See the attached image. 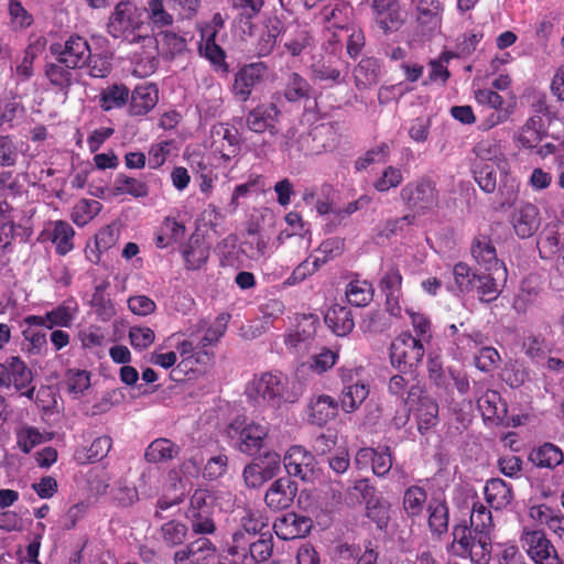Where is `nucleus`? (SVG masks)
Returning <instances> with one entry per match:
<instances>
[{
	"instance_id": "f257e3e1",
	"label": "nucleus",
	"mask_w": 564,
	"mask_h": 564,
	"mask_svg": "<svg viewBox=\"0 0 564 564\" xmlns=\"http://www.w3.org/2000/svg\"><path fill=\"white\" fill-rule=\"evenodd\" d=\"M399 196L409 215H413L414 219L433 214L441 203L437 185L429 176L408 182L400 189Z\"/></svg>"
},
{
	"instance_id": "f03ea898",
	"label": "nucleus",
	"mask_w": 564,
	"mask_h": 564,
	"mask_svg": "<svg viewBox=\"0 0 564 564\" xmlns=\"http://www.w3.org/2000/svg\"><path fill=\"white\" fill-rule=\"evenodd\" d=\"M143 28L142 14L130 1H120L115 7L107 23V31L110 36L130 44L152 41L148 34L141 33Z\"/></svg>"
},
{
	"instance_id": "7ed1b4c3",
	"label": "nucleus",
	"mask_w": 564,
	"mask_h": 564,
	"mask_svg": "<svg viewBox=\"0 0 564 564\" xmlns=\"http://www.w3.org/2000/svg\"><path fill=\"white\" fill-rule=\"evenodd\" d=\"M269 424L246 417H236L226 429L232 446L242 454L253 456L264 447L269 435Z\"/></svg>"
},
{
	"instance_id": "20e7f679",
	"label": "nucleus",
	"mask_w": 564,
	"mask_h": 564,
	"mask_svg": "<svg viewBox=\"0 0 564 564\" xmlns=\"http://www.w3.org/2000/svg\"><path fill=\"white\" fill-rule=\"evenodd\" d=\"M337 373L341 384L338 405L344 413L351 414L369 397L370 386L361 376V367H339Z\"/></svg>"
},
{
	"instance_id": "39448f33",
	"label": "nucleus",
	"mask_w": 564,
	"mask_h": 564,
	"mask_svg": "<svg viewBox=\"0 0 564 564\" xmlns=\"http://www.w3.org/2000/svg\"><path fill=\"white\" fill-rule=\"evenodd\" d=\"M215 497L207 489H196L191 498L189 505L185 511V518L195 535H212L217 531L214 519Z\"/></svg>"
},
{
	"instance_id": "423d86ee",
	"label": "nucleus",
	"mask_w": 564,
	"mask_h": 564,
	"mask_svg": "<svg viewBox=\"0 0 564 564\" xmlns=\"http://www.w3.org/2000/svg\"><path fill=\"white\" fill-rule=\"evenodd\" d=\"M288 378L282 372H263L254 376L247 386V395L256 402L280 406L282 402H294L285 395Z\"/></svg>"
},
{
	"instance_id": "0eeeda50",
	"label": "nucleus",
	"mask_w": 564,
	"mask_h": 564,
	"mask_svg": "<svg viewBox=\"0 0 564 564\" xmlns=\"http://www.w3.org/2000/svg\"><path fill=\"white\" fill-rule=\"evenodd\" d=\"M453 541L447 551L460 558H469L471 564H489L492 546L480 545L479 536L466 523H458L452 530Z\"/></svg>"
},
{
	"instance_id": "6e6552de",
	"label": "nucleus",
	"mask_w": 564,
	"mask_h": 564,
	"mask_svg": "<svg viewBox=\"0 0 564 564\" xmlns=\"http://www.w3.org/2000/svg\"><path fill=\"white\" fill-rule=\"evenodd\" d=\"M424 354L425 348L420 338L409 332L402 333L391 344V365L406 375L422 361Z\"/></svg>"
},
{
	"instance_id": "1a4fd4ad",
	"label": "nucleus",
	"mask_w": 564,
	"mask_h": 564,
	"mask_svg": "<svg viewBox=\"0 0 564 564\" xmlns=\"http://www.w3.org/2000/svg\"><path fill=\"white\" fill-rule=\"evenodd\" d=\"M336 122H323L302 133L296 143L305 155H317L334 149L337 144Z\"/></svg>"
},
{
	"instance_id": "9d476101",
	"label": "nucleus",
	"mask_w": 564,
	"mask_h": 564,
	"mask_svg": "<svg viewBox=\"0 0 564 564\" xmlns=\"http://www.w3.org/2000/svg\"><path fill=\"white\" fill-rule=\"evenodd\" d=\"M50 52L61 63H66L76 69L86 67L91 58L88 41L78 34L70 35L64 43H52Z\"/></svg>"
},
{
	"instance_id": "9b49d317",
	"label": "nucleus",
	"mask_w": 564,
	"mask_h": 564,
	"mask_svg": "<svg viewBox=\"0 0 564 564\" xmlns=\"http://www.w3.org/2000/svg\"><path fill=\"white\" fill-rule=\"evenodd\" d=\"M522 546L535 564H563L553 543L544 531L532 530L523 533Z\"/></svg>"
},
{
	"instance_id": "f8f14e48",
	"label": "nucleus",
	"mask_w": 564,
	"mask_h": 564,
	"mask_svg": "<svg viewBox=\"0 0 564 564\" xmlns=\"http://www.w3.org/2000/svg\"><path fill=\"white\" fill-rule=\"evenodd\" d=\"M210 147L215 154L229 162L239 155L241 142L237 128L229 123L218 122L210 129Z\"/></svg>"
},
{
	"instance_id": "ddd939ff",
	"label": "nucleus",
	"mask_w": 564,
	"mask_h": 564,
	"mask_svg": "<svg viewBox=\"0 0 564 564\" xmlns=\"http://www.w3.org/2000/svg\"><path fill=\"white\" fill-rule=\"evenodd\" d=\"M281 110L274 102H262L246 113L245 121L249 131L262 134H278Z\"/></svg>"
},
{
	"instance_id": "4468645a",
	"label": "nucleus",
	"mask_w": 564,
	"mask_h": 564,
	"mask_svg": "<svg viewBox=\"0 0 564 564\" xmlns=\"http://www.w3.org/2000/svg\"><path fill=\"white\" fill-rule=\"evenodd\" d=\"M268 72L263 62L250 63L242 66L236 74L232 84V94L240 102L249 100L253 88L259 85Z\"/></svg>"
},
{
	"instance_id": "2eb2a0df",
	"label": "nucleus",
	"mask_w": 564,
	"mask_h": 564,
	"mask_svg": "<svg viewBox=\"0 0 564 564\" xmlns=\"http://www.w3.org/2000/svg\"><path fill=\"white\" fill-rule=\"evenodd\" d=\"M405 403H417L415 415L417 420V429L421 433L435 426L438 422V404L437 402L424 393L423 386L411 387Z\"/></svg>"
},
{
	"instance_id": "dca6fc26",
	"label": "nucleus",
	"mask_w": 564,
	"mask_h": 564,
	"mask_svg": "<svg viewBox=\"0 0 564 564\" xmlns=\"http://www.w3.org/2000/svg\"><path fill=\"white\" fill-rule=\"evenodd\" d=\"M217 553V546L207 535H199L194 541L177 550L173 555L174 564H209Z\"/></svg>"
},
{
	"instance_id": "f3484780",
	"label": "nucleus",
	"mask_w": 564,
	"mask_h": 564,
	"mask_svg": "<svg viewBox=\"0 0 564 564\" xmlns=\"http://www.w3.org/2000/svg\"><path fill=\"white\" fill-rule=\"evenodd\" d=\"M283 464L290 476L303 481H313L315 477V457L303 446H291L284 455Z\"/></svg>"
},
{
	"instance_id": "a211bd4d",
	"label": "nucleus",
	"mask_w": 564,
	"mask_h": 564,
	"mask_svg": "<svg viewBox=\"0 0 564 564\" xmlns=\"http://www.w3.org/2000/svg\"><path fill=\"white\" fill-rule=\"evenodd\" d=\"M371 10L377 26L384 34L397 32L404 23L399 0H372Z\"/></svg>"
},
{
	"instance_id": "6ab92c4d",
	"label": "nucleus",
	"mask_w": 564,
	"mask_h": 564,
	"mask_svg": "<svg viewBox=\"0 0 564 564\" xmlns=\"http://www.w3.org/2000/svg\"><path fill=\"white\" fill-rule=\"evenodd\" d=\"M312 528V519L296 512H286L276 518L273 523L276 536L284 541L305 538Z\"/></svg>"
},
{
	"instance_id": "aec40b11",
	"label": "nucleus",
	"mask_w": 564,
	"mask_h": 564,
	"mask_svg": "<svg viewBox=\"0 0 564 564\" xmlns=\"http://www.w3.org/2000/svg\"><path fill=\"white\" fill-rule=\"evenodd\" d=\"M33 382V372L25 362L17 356L9 357L0 364V386L22 391Z\"/></svg>"
},
{
	"instance_id": "412c9836",
	"label": "nucleus",
	"mask_w": 564,
	"mask_h": 564,
	"mask_svg": "<svg viewBox=\"0 0 564 564\" xmlns=\"http://www.w3.org/2000/svg\"><path fill=\"white\" fill-rule=\"evenodd\" d=\"M297 492V484L290 477L275 479L267 489L264 502L273 511L288 509L294 501Z\"/></svg>"
},
{
	"instance_id": "4be33fe9",
	"label": "nucleus",
	"mask_w": 564,
	"mask_h": 564,
	"mask_svg": "<svg viewBox=\"0 0 564 564\" xmlns=\"http://www.w3.org/2000/svg\"><path fill=\"white\" fill-rule=\"evenodd\" d=\"M511 224L520 239L532 237L541 225L539 208L532 203L521 204L511 214Z\"/></svg>"
},
{
	"instance_id": "5701e85b",
	"label": "nucleus",
	"mask_w": 564,
	"mask_h": 564,
	"mask_svg": "<svg viewBox=\"0 0 564 564\" xmlns=\"http://www.w3.org/2000/svg\"><path fill=\"white\" fill-rule=\"evenodd\" d=\"M338 401L328 394L313 395L307 404V422L316 426H325L338 414Z\"/></svg>"
},
{
	"instance_id": "b1692460",
	"label": "nucleus",
	"mask_w": 564,
	"mask_h": 564,
	"mask_svg": "<svg viewBox=\"0 0 564 564\" xmlns=\"http://www.w3.org/2000/svg\"><path fill=\"white\" fill-rule=\"evenodd\" d=\"M129 115L142 117L148 115L159 101V89L155 84L137 85L129 96Z\"/></svg>"
},
{
	"instance_id": "393cba45",
	"label": "nucleus",
	"mask_w": 564,
	"mask_h": 564,
	"mask_svg": "<svg viewBox=\"0 0 564 564\" xmlns=\"http://www.w3.org/2000/svg\"><path fill=\"white\" fill-rule=\"evenodd\" d=\"M76 68L61 63L58 58L54 62H48L44 66V75L55 93L67 95L70 87L75 83Z\"/></svg>"
},
{
	"instance_id": "a878e982",
	"label": "nucleus",
	"mask_w": 564,
	"mask_h": 564,
	"mask_svg": "<svg viewBox=\"0 0 564 564\" xmlns=\"http://www.w3.org/2000/svg\"><path fill=\"white\" fill-rule=\"evenodd\" d=\"M282 29L283 24L278 18L269 19L256 36L252 44L253 54L258 57L269 56L276 45Z\"/></svg>"
},
{
	"instance_id": "bb28decb",
	"label": "nucleus",
	"mask_w": 564,
	"mask_h": 564,
	"mask_svg": "<svg viewBox=\"0 0 564 564\" xmlns=\"http://www.w3.org/2000/svg\"><path fill=\"white\" fill-rule=\"evenodd\" d=\"M470 528L474 533L479 536V546H492L491 531L494 529L492 514L484 503L477 501L473 505L470 519Z\"/></svg>"
},
{
	"instance_id": "cd10ccee",
	"label": "nucleus",
	"mask_w": 564,
	"mask_h": 564,
	"mask_svg": "<svg viewBox=\"0 0 564 564\" xmlns=\"http://www.w3.org/2000/svg\"><path fill=\"white\" fill-rule=\"evenodd\" d=\"M324 322L337 336H346L351 333L355 327L351 310L341 304L332 305L324 316Z\"/></svg>"
},
{
	"instance_id": "c85d7f7f",
	"label": "nucleus",
	"mask_w": 564,
	"mask_h": 564,
	"mask_svg": "<svg viewBox=\"0 0 564 564\" xmlns=\"http://www.w3.org/2000/svg\"><path fill=\"white\" fill-rule=\"evenodd\" d=\"M210 254L209 245L199 236H192L182 249L184 265L187 270L203 268Z\"/></svg>"
},
{
	"instance_id": "c756f323",
	"label": "nucleus",
	"mask_w": 564,
	"mask_h": 564,
	"mask_svg": "<svg viewBox=\"0 0 564 564\" xmlns=\"http://www.w3.org/2000/svg\"><path fill=\"white\" fill-rule=\"evenodd\" d=\"M427 525L433 538L441 536L448 531L449 508L445 500L432 499L427 503Z\"/></svg>"
},
{
	"instance_id": "7c9ffc66",
	"label": "nucleus",
	"mask_w": 564,
	"mask_h": 564,
	"mask_svg": "<svg viewBox=\"0 0 564 564\" xmlns=\"http://www.w3.org/2000/svg\"><path fill=\"white\" fill-rule=\"evenodd\" d=\"M486 502L495 510L506 508L513 499L512 487L500 478L489 479L484 488Z\"/></svg>"
},
{
	"instance_id": "2f4dec72",
	"label": "nucleus",
	"mask_w": 564,
	"mask_h": 564,
	"mask_svg": "<svg viewBox=\"0 0 564 564\" xmlns=\"http://www.w3.org/2000/svg\"><path fill=\"white\" fill-rule=\"evenodd\" d=\"M470 251L475 261L486 270H492L500 265L496 248L490 237L486 235H478L474 238Z\"/></svg>"
},
{
	"instance_id": "473e14b6",
	"label": "nucleus",
	"mask_w": 564,
	"mask_h": 564,
	"mask_svg": "<svg viewBox=\"0 0 564 564\" xmlns=\"http://www.w3.org/2000/svg\"><path fill=\"white\" fill-rule=\"evenodd\" d=\"M180 453L181 447L176 443L169 438L160 437L148 445L144 458L151 464L167 463L176 458Z\"/></svg>"
},
{
	"instance_id": "72a5a7b5",
	"label": "nucleus",
	"mask_w": 564,
	"mask_h": 564,
	"mask_svg": "<svg viewBox=\"0 0 564 564\" xmlns=\"http://www.w3.org/2000/svg\"><path fill=\"white\" fill-rule=\"evenodd\" d=\"M115 195H129L133 198H145L150 194V187L145 178L133 177L124 173H118L113 181Z\"/></svg>"
},
{
	"instance_id": "f704fd0d",
	"label": "nucleus",
	"mask_w": 564,
	"mask_h": 564,
	"mask_svg": "<svg viewBox=\"0 0 564 564\" xmlns=\"http://www.w3.org/2000/svg\"><path fill=\"white\" fill-rule=\"evenodd\" d=\"M381 67L375 57H364L354 69L355 85L358 89L375 86L380 80Z\"/></svg>"
},
{
	"instance_id": "c9c22d12",
	"label": "nucleus",
	"mask_w": 564,
	"mask_h": 564,
	"mask_svg": "<svg viewBox=\"0 0 564 564\" xmlns=\"http://www.w3.org/2000/svg\"><path fill=\"white\" fill-rule=\"evenodd\" d=\"M427 505L426 490L417 485L408 487L403 492L402 506L404 513L411 520H415L423 514Z\"/></svg>"
},
{
	"instance_id": "e433bc0d",
	"label": "nucleus",
	"mask_w": 564,
	"mask_h": 564,
	"mask_svg": "<svg viewBox=\"0 0 564 564\" xmlns=\"http://www.w3.org/2000/svg\"><path fill=\"white\" fill-rule=\"evenodd\" d=\"M187 534V524L175 519L164 522L158 530V539L169 549L183 545Z\"/></svg>"
},
{
	"instance_id": "4c0bfd02",
	"label": "nucleus",
	"mask_w": 564,
	"mask_h": 564,
	"mask_svg": "<svg viewBox=\"0 0 564 564\" xmlns=\"http://www.w3.org/2000/svg\"><path fill=\"white\" fill-rule=\"evenodd\" d=\"M130 89L124 84H112L99 94L98 104L104 111L120 109L129 101Z\"/></svg>"
},
{
	"instance_id": "58836bf2",
	"label": "nucleus",
	"mask_w": 564,
	"mask_h": 564,
	"mask_svg": "<svg viewBox=\"0 0 564 564\" xmlns=\"http://www.w3.org/2000/svg\"><path fill=\"white\" fill-rule=\"evenodd\" d=\"M546 135L544 122L541 116H531L520 129L517 141L525 149H533L539 145Z\"/></svg>"
},
{
	"instance_id": "ea45409f",
	"label": "nucleus",
	"mask_w": 564,
	"mask_h": 564,
	"mask_svg": "<svg viewBox=\"0 0 564 564\" xmlns=\"http://www.w3.org/2000/svg\"><path fill=\"white\" fill-rule=\"evenodd\" d=\"M390 512L391 503L382 495L365 506V517L373 522L379 531H387L391 520Z\"/></svg>"
},
{
	"instance_id": "a19ab883",
	"label": "nucleus",
	"mask_w": 564,
	"mask_h": 564,
	"mask_svg": "<svg viewBox=\"0 0 564 564\" xmlns=\"http://www.w3.org/2000/svg\"><path fill=\"white\" fill-rule=\"evenodd\" d=\"M112 446L110 436L104 435L95 438L89 447H84L75 452V459L79 464H91L105 458Z\"/></svg>"
},
{
	"instance_id": "79ce46f5",
	"label": "nucleus",
	"mask_w": 564,
	"mask_h": 564,
	"mask_svg": "<svg viewBox=\"0 0 564 564\" xmlns=\"http://www.w3.org/2000/svg\"><path fill=\"white\" fill-rule=\"evenodd\" d=\"M319 326V318L314 314H304L296 318V325L292 334L289 335L285 343L296 346L300 341H308L313 339Z\"/></svg>"
},
{
	"instance_id": "37998d69",
	"label": "nucleus",
	"mask_w": 564,
	"mask_h": 564,
	"mask_svg": "<svg viewBox=\"0 0 564 564\" xmlns=\"http://www.w3.org/2000/svg\"><path fill=\"white\" fill-rule=\"evenodd\" d=\"M473 175L475 182L485 193H494L497 188L496 163L494 161L474 160Z\"/></svg>"
},
{
	"instance_id": "c03bdc74",
	"label": "nucleus",
	"mask_w": 564,
	"mask_h": 564,
	"mask_svg": "<svg viewBox=\"0 0 564 564\" xmlns=\"http://www.w3.org/2000/svg\"><path fill=\"white\" fill-rule=\"evenodd\" d=\"M478 408L487 420L501 422L507 414V404L502 402L500 394L495 390H487L478 399Z\"/></svg>"
},
{
	"instance_id": "a18cd8bd",
	"label": "nucleus",
	"mask_w": 564,
	"mask_h": 564,
	"mask_svg": "<svg viewBox=\"0 0 564 564\" xmlns=\"http://www.w3.org/2000/svg\"><path fill=\"white\" fill-rule=\"evenodd\" d=\"M254 538L240 528L231 535V543L227 547V554L231 557L230 564H248V552Z\"/></svg>"
},
{
	"instance_id": "49530a36",
	"label": "nucleus",
	"mask_w": 564,
	"mask_h": 564,
	"mask_svg": "<svg viewBox=\"0 0 564 564\" xmlns=\"http://www.w3.org/2000/svg\"><path fill=\"white\" fill-rule=\"evenodd\" d=\"M313 88L308 80L299 73H291L288 76L283 96L289 102L310 100Z\"/></svg>"
},
{
	"instance_id": "de8ad7c7",
	"label": "nucleus",
	"mask_w": 564,
	"mask_h": 564,
	"mask_svg": "<svg viewBox=\"0 0 564 564\" xmlns=\"http://www.w3.org/2000/svg\"><path fill=\"white\" fill-rule=\"evenodd\" d=\"M375 290L367 280H351L345 291L348 303L356 307L367 306L373 299Z\"/></svg>"
},
{
	"instance_id": "09e8293b",
	"label": "nucleus",
	"mask_w": 564,
	"mask_h": 564,
	"mask_svg": "<svg viewBox=\"0 0 564 564\" xmlns=\"http://www.w3.org/2000/svg\"><path fill=\"white\" fill-rule=\"evenodd\" d=\"M75 236V230L65 220H56L53 224V229L51 231V241L55 245L56 253L59 256H65L70 252L74 248L73 239Z\"/></svg>"
},
{
	"instance_id": "8fccbe9b",
	"label": "nucleus",
	"mask_w": 564,
	"mask_h": 564,
	"mask_svg": "<svg viewBox=\"0 0 564 564\" xmlns=\"http://www.w3.org/2000/svg\"><path fill=\"white\" fill-rule=\"evenodd\" d=\"M338 552L345 560H355L356 564H378L379 553L372 541L365 543L362 552L359 546L347 543L339 545Z\"/></svg>"
},
{
	"instance_id": "3c124183",
	"label": "nucleus",
	"mask_w": 564,
	"mask_h": 564,
	"mask_svg": "<svg viewBox=\"0 0 564 564\" xmlns=\"http://www.w3.org/2000/svg\"><path fill=\"white\" fill-rule=\"evenodd\" d=\"M530 460L538 467L553 469L564 460L560 447L545 443L530 454Z\"/></svg>"
},
{
	"instance_id": "603ef678",
	"label": "nucleus",
	"mask_w": 564,
	"mask_h": 564,
	"mask_svg": "<svg viewBox=\"0 0 564 564\" xmlns=\"http://www.w3.org/2000/svg\"><path fill=\"white\" fill-rule=\"evenodd\" d=\"M562 226L550 225L541 234L538 240V248L541 258L549 259L561 251L562 249V235L560 228Z\"/></svg>"
},
{
	"instance_id": "864d4df0",
	"label": "nucleus",
	"mask_w": 564,
	"mask_h": 564,
	"mask_svg": "<svg viewBox=\"0 0 564 564\" xmlns=\"http://www.w3.org/2000/svg\"><path fill=\"white\" fill-rule=\"evenodd\" d=\"M217 30L203 29L202 30V43L199 44L200 53L210 61L214 65L225 64L226 53L216 43Z\"/></svg>"
},
{
	"instance_id": "5fc2aeb1",
	"label": "nucleus",
	"mask_w": 564,
	"mask_h": 564,
	"mask_svg": "<svg viewBox=\"0 0 564 564\" xmlns=\"http://www.w3.org/2000/svg\"><path fill=\"white\" fill-rule=\"evenodd\" d=\"M145 12L152 30H162L174 23V18L166 10L163 0H149Z\"/></svg>"
},
{
	"instance_id": "6e6d98bb",
	"label": "nucleus",
	"mask_w": 564,
	"mask_h": 564,
	"mask_svg": "<svg viewBox=\"0 0 564 564\" xmlns=\"http://www.w3.org/2000/svg\"><path fill=\"white\" fill-rule=\"evenodd\" d=\"M240 529L252 535L254 539L257 535L269 534L268 530V518L261 510L248 509L245 516L240 520Z\"/></svg>"
},
{
	"instance_id": "4d7b16f0",
	"label": "nucleus",
	"mask_w": 564,
	"mask_h": 564,
	"mask_svg": "<svg viewBox=\"0 0 564 564\" xmlns=\"http://www.w3.org/2000/svg\"><path fill=\"white\" fill-rule=\"evenodd\" d=\"M77 305L73 302H63L52 311L46 312L47 328L69 327L75 319Z\"/></svg>"
},
{
	"instance_id": "13d9d810",
	"label": "nucleus",
	"mask_w": 564,
	"mask_h": 564,
	"mask_svg": "<svg viewBox=\"0 0 564 564\" xmlns=\"http://www.w3.org/2000/svg\"><path fill=\"white\" fill-rule=\"evenodd\" d=\"M102 205L96 199L83 198L76 203L72 210V220L78 226L84 227L91 221L101 210Z\"/></svg>"
},
{
	"instance_id": "bf43d9fd",
	"label": "nucleus",
	"mask_w": 564,
	"mask_h": 564,
	"mask_svg": "<svg viewBox=\"0 0 564 564\" xmlns=\"http://www.w3.org/2000/svg\"><path fill=\"white\" fill-rule=\"evenodd\" d=\"M90 372L84 369H67L65 372V384L67 391L74 397L85 393L90 387Z\"/></svg>"
},
{
	"instance_id": "052dcab7",
	"label": "nucleus",
	"mask_w": 564,
	"mask_h": 564,
	"mask_svg": "<svg viewBox=\"0 0 564 564\" xmlns=\"http://www.w3.org/2000/svg\"><path fill=\"white\" fill-rule=\"evenodd\" d=\"M471 293H476L480 301L489 303L497 299L499 295V289L491 274L478 273L475 283L473 284Z\"/></svg>"
},
{
	"instance_id": "680f3d73",
	"label": "nucleus",
	"mask_w": 564,
	"mask_h": 564,
	"mask_svg": "<svg viewBox=\"0 0 564 564\" xmlns=\"http://www.w3.org/2000/svg\"><path fill=\"white\" fill-rule=\"evenodd\" d=\"M273 551L272 534H262L254 539L248 552V564H260L269 560Z\"/></svg>"
},
{
	"instance_id": "e2e57ef3",
	"label": "nucleus",
	"mask_w": 564,
	"mask_h": 564,
	"mask_svg": "<svg viewBox=\"0 0 564 564\" xmlns=\"http://www.w3.org/2000/svg\"><path fill=\"white\" fill-rule=\"evenodd\" d=\"M478 273L475 272L467 263L458 262L453 268V276L456 290L462 294L473 292V284Z\"/></svg>"
},
{
	"instance_id": "0e129e2a",
	"label": "nucleus",
	"mask_w": 564,
	"mask_h": 564,
	"mask_svg": "<svg viewBox=\"0 0 564 564\" xmlns=\"http://www.w3.org/2000/svg\"><path fill=\"white\" fill-rule=\"evenodd\" d=\"M106 288L107 284L97 285L91 295V305L102 321H108L116 314L111 300L105 293Z\"/></svg>"
},
{
	"instance_id": "69168bd1",
	"label": "nucleus",
	"mask_w": 564,
	"mask_h": 564,
	"mask_svg": "<svg viewBox=\"0 0 564 564\" xmlns=\"http://www.w3.org/2000/svg\"><path fill=\"white\" fill-rule=\"evenodd\" d=\"M403 180L404 177L401 169L388 165L382 170L380 176L373 182V188L379 193H386L400 186Z\"/></svg>"
},
{
	"instance_id": "338daca9",
	"label": "nucleus",
	"mask_w": 564,
	"mask_h": 564,
	"mask_svg": "<svg viewBox=\"0 0 564 564\" xmlns=\"http://www.w3.org/2000/svg\"><path fill=\"white\" fill-rule=\"evenodd\" d=\"M414 386H422L420 381L416 379V377L413 375V371H409L406 375H394L390 378L388 383V391L395 395L403 399H405L409 395V391L411 390V387Z\"/></svg>"
},
{
	"instance_id": "774afa93",
	"label": "nucleus",
	"mask_w": 564,
	"mask_h": 564,
	"mask_svg": "<svg viewBox=\"0 0 564 564\" xmlns=\"http://www.w3.org/2000/svg\"><path fill=\"white\" fill-rule=\"evenodd\" d=\"M390 155V148L386 142L368 150L365 154L355 161L356 171L360 172L366 170L369 165L375 163H384Z\"/></svg>"
}]
</instances>
